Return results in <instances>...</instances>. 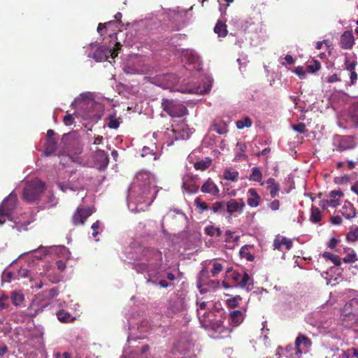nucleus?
I'll list each match as a JSON object with an SVG mask.
<instances>
[{"instance_id": "5701e85b", "label": "nucleus", "mask_w": 358, "mask_h": 358, "mask_svg": "<svg viewBox=\"0 0 358 358\" xmlns=\"http://www.w3.org/2000/svg\"><path fill=\"white\" fill-rule=\"evenodd\" d=\"M214 31L219 37H225L228 34L227 25L225 23L218 20L214 27Z\"/></svg>"}, {"instance_id": "412c9836", "label": "nucleus", "mask_w": 358, "mask_h": 358, "mask_svg": "<svg viewBox=\"0 0 358 358\" xmlns=\"http://www.w3.org/2000/svg\"><path fill=\"white\" fill-rule=\"evenodd\" d=\"M229 317L231 321V323L235 326L239 325L243 322L244 320V315L242 311L241 310H234L231 311L229 314Z\"/></svg>"}, {"instance_id": "de8ad7c7", "label": "nucleus", "mask_w": 358, "mask_h": 358, "mask_svg": "<svg viewBox=\"0 0 358 358\" xmlns=\"http://www.w3.org/2000/svg\"><path fill=\"white\" fill-rule=\"evenodd\" d=\"M242 275L243 273H239L236 271H234L232 272L231 276V279L234 280V282H236L238 286L240 285V282H241V277H242Z\"/></svg>"}, {"instance_id": "052dcab7", "label": "nucleus", "mask_w": 358, "mask_h": 358, "mask_svg": "<svg viewBox=\"0 0 358 358\" xmlns=\"http://www.w3.org/2000/svg\"><path fill=\"white\" fill-rule=\"evenodd\" d=\"M236 147L238 148V150L241 152H244L247 150V145L245 143L238 142L236 144Z\"/></svg>"}, {"instance_id": "79ce46f5", "label": "nucleus", "mask_w": 358, "mask_h": 358, "mask_svg": "<svg viewBox=\"0 0 358 358\" xmlns=\"http://www.w3.org/2000/svg\"><path fill=\"white\" fill-rule=\"evenodd\" d=\"M11 300L15 306H19L24 300V296L21 294L13 292L11 295Z\"/></svg>"}, {"instance_id": "c9c22d12", "label": "nucleus", "mask_w": 358, "mask_h": 358, "mask_svg": "<svg viewBox=\"0 0 358 358\" xmlns=\"http://www.w3.org/2000/svg\"><path fill=\"white\" fill-rule=\"evenodd\" d=\"M120 124V118L116 117L115 115H110L108 117V127L110 129H116L119 127Z\"/></svg>"}, {"instance_id": "7ed1b4c3", "label": "nucleus", "mask_w": 358, "mask_h": 358, "mask_svg": "<svg viewBox=\"0 0 358 358\" xmlns=\"http://www.w3.org/2000/svg\"><path fill=\"white\" fill-rule=\"evenodd\" d=\"M198 317L201 326L206 329L212 330L215 332L222 333L224 330L223 322L215 318L213 311L208 310L201 315L198 312Z\"/></svg>"}, {"instance_id": "4d7b16f0", "label": "nucleus", "mask_w": 358, "mask_h": 358, "mask_svg": "<svg viewBox=\"0 0 358 358\" xmlns=\"http://www.w3.org/2000/svg\"><path fill=\"white\" fill-rule=\"evenodd\" d=\"M349 72H350V85H354L358 79L357 73L355 71H349Z\"/></svg>"}, {"instance_id": "603ef678", "label": "nucleus", "mask_w": 358, "mask_h": 358, "mask_svg": "<svg viewBox=\"0 0 358 358\" xmlns=\"http://www.w3.org/2000/svg\"><path fill=\"white\" fill-rule=\"evenodd\" d=\"M292 129L300 134H303L306 130V125L303 123H299L296 125H292Z\"/></svg>"}, {"instance_id": "338daca9", "label": "nucleus", "mask_w": 358, "mask_h": 358, "mask_svg": "<svg viewBox=\"0 0 358 358\" xmlns=\"http://www.w3.org/2000/svg\"><path fill=\"white\" fill-rule=\"evenodd\" d=\"M278 186L274 185L273 187H271L270 189V194L272 198H274L277 195V192L278 191Z\"/></svg>"}, {"instance_id": "2f4dec72", "label": "nucleus", "mask_w": 358, "mask_h": 358, "mask_svg": "<svg viewBox=\"0 0 358 358\" xmlns=\"http://www.w3.org/2000/svg\"><path fill=\"white\" fill-rule=\"evenodd\" d=\"M194 204L198 209L199 213L200 214L203 213L204 211L208 209V204L205 201H201L200 198H196L194 200Z\"/></svg>"}, {"instance_id": "58836bf2", "label": "nucleus", "mask_w": 358, "mask_h": 358, "mask_svg": "<svg viewBox=\"0 0 358 358\" xmlns=\"http://www.w3.org/2000/svg\"><path fill=\"white\" fill-rule=\"evenodd\" d=\"M343 358H358V350L356 348H349L343 352Z\"/></svg>"}, {"instance_id": "dca6fc26", "label": "nucleus", "mask_w": 358, "mask_h": 358, "mask_svg": "<svg viewBox=\"0 0 358 358\" xmlns=\"http://www.w3.org/2000/svg\"><path fill=\"white\" fill-rule=\"evenodd\" d=\"M341 213L347 219H352L356 217V209L353 204L349 201H345L341 208Z\"/></svg>"}, {"instance_id": "8fccbe9b", "label": "nucleus", "mask_w": 358, "mask_h": 358, "mask_svg": "<svg viewBox=\"0 0 358 358\" xmlns=\"http://www.w3.org/2000/svg\"><path fill=\"white\" fill-rule=\"evenodd\" d=\"M148 155H151L152 156H153L154 160L157 159V155L155 153L152 152V151L150 150L149 148L145 147V146L143 147V148L142 149L141 156L143 157H145L148 156Z\"/></svg>"}, {"instance_id": "a19ab883", "label": "nucleus", "mask_w": 358, "mask_h": 358, "mask_svg": "<svg viewBox=\"0 0 358 358\" xmlns=\"http://www.w3.org/2000/svg\"><path fill=\"white\" fill-rule=\"evenodd\" d=\"M225 240L224 241L227 243L233 242L234 243H236L238 241L240 237L238 236H234V232H232L230 230H227L225 232Z\"/></svg>"}, {"instance_id": "f257e3e1", "label": "nucleus", "mask_w": 358, "mask_h": 358, "mask_svg": "<svg viewBox=\"0 0 358 358\" xmlns=\"http://www.w3.org/2000/svg\"><path fill=\"white\" fill-rule=\"evenodd\" d=\"M341 319L346 327H358V299L354 298L345 304L341 310Z\"/></svg>"}, {"instance_id": "69168bd1", "label": "nucleus", "mask_w": 358, "mask_h": 358, "mask_svg": "<svg viewBox=\"0 0 358 358\" xmlns=\"http://www.w3.org/2000/svg\"><path fill=\"white\" fill-rule=\"evenodd\" d=\"M57 185H58L59 188L64 192H66V190L69 189L73 190V189L71 187H70L68 185H66L63 182H58Z\"/></svg>"}, {"instance_id": "2eb2a0df", "label": "nucleus", "mask_w": 358, "mask_h": 358, "mask_svg": "<svg viewBox=\"0 0 358 358\" xmlns=\"http://www.w3.org/2000/svg\"><path fill=\"white\" fill-rule=\"evenodd\" d=\"M341 47L348 50L352 48L354 45V36L350 31H345L341 37Z\"/></svg>"}, {"instance_id": "f3484780", "label": "nucleus", "mask_w": 358, "mask_h": 358, "mask_svg": "<svg viewBox=\"0 0 358 358\" xmlns=\"http://www.w3.org/2000/svg\"><path fill=\"white\" fill-rule=\"evenodd\" d=\"M248 194L250 197L247 201L248 204L252 208L258 206L260 201V196L258 195L256 189L254 188L249 189Z\"/></svg>"}, {"instance_id": "ea45409f", "label": "nucleus", "mask_w": 358, "mask_h": 358, "mask_svg": "<svg viewBox=\"0 0 358 358\" xmlns=\"http://www.w3.org/2000/svg\"><path fill=\"white\" fill-rule=\"evenodd\" d=\"M323 257L326 259H330L336 266H340L341 264V259L338 255L325 252L323 253Z\"/></svg>"}, {"instance_id": "c756f323", "label": "nucleus", "mask_w": 358, "mask_h": 358, "mask_svg": "<svg viewBox=\"0 0 358 358\" xmlns=\"http://www.w3.org/2000/svg\"><path fill=\"white\" fill-rule=\"evenodd\" d=\"M310 220L313 223H318L321 220V211L317 207H312Z\"/></svg>"}, {"instance_id": "c03bdc74", "label": "nucleus", "mask_w": 358, "mask_h": 358, "mask_svg": "<svg viewBox=\"0 0 358 358\" xmlns=\"http://www.w3.org/2000/svg\"><path fill=\"white\" fill-rule=\"evenodd\" d=\"M94 58L97 62H101L103 59H106L108 57L104 54V51L102 48H99L94 53Z\"/></svg>"}, {"instance_id": "f8f14e48", "label": "nucleus", "mask_w": 358, "mask_h": 358, "mask_svg": "<svg viewBox=\"0 0 358 358\" xmlns=\"http://www.w3.org/2000/svg\"><path fill=\"white\" fill-rule=\"evenodd\" d=\"M355 138L352 136H343L340 138L336 150L342 152L356 147Z\"/></svg>"}, {"instance_id": "1a4fd4ad", "label": "nucleus", "mask_w": 358, "mask_h": 358, "mask_svg": "<svg viewBox=\"0 0 358 358\" xmlns=\"http://www.w3.org/2000/svg\"><path fill=\"white\" fill-rule=\"evenodd\" d=\"M94 166L99 170H105L109 163L108 155L102 150H97L93 154Z\"/></svg>"}, {"instance_id": "e2e57ef3", "label": "nucleus", "mask_w": 358, "mask_h": 358, "mask_svg": "<svg viewBox=\"0 0 358 358\" xmlns=\"http://www.w3.org/2000/svg\"><path fill=\"white\" fill-rule=\"evenodd\" d=\"M280 203L278 200H274L270 203V208L273 210H277L279 209Z\"/></svg>"}, {"instance_id": "7c9ffc66", "label": "nucleus", "mask_w": 358, "mask_h": 358, "mask_svg": "<svg viewBox=\"0 0 358 358\" xmlns=\"http://www.w3.org/2000/svg\"><path fill=\"white\" fill-rule=\"evenodd\" d=\"M242 300V297L239 295H236L234 297L228 299L226 301V303L228 308H234L239 306V302Z\"/></svg>"}, {"instance_id": "4be33fe9", "label": "nucleus", "mask_w": 358, "mask_h": 358, "mask_svg": "<svg viewBox=\"0 0 358 358\" xmlns=\"http://www.w3.org/2000/svg\"><path fill=\"white\" fill-rule=\"evenodd\" d=\"M275 249L282 250L285 247L286 250H289L291 248V241L286 238H282L281 240L275 238L273 243Z\"/></svg>"}, {"instance_id": "423d86ee", "label": "nucleus", "mask_w": 358, "mask_h": 358, "mask_svg": "<svg viewBox=\"0 0 358 358\" xmlns=\"http://www.w3.org/2000/svg\"><path fill=\"white\" fill-rule=\"evenodd\" d=\"M17 202V194L12 192L3 199L0 205V215L1 217L9 216L15 208Z\"/></svg>"}, {"instance_id": "39448f33", "label": "nucleus", "mask_w": 358, "mask_h": 358, "mask_svg": "<svg viewBox=\"0 0 358 358\" xmlns=\"http://www.w3.org/2000/svg\"><path fill=\"white\" fill-rule=\"evenodd\" d=\"M183 59L189 66H192V69L197 71L202 69V62L200 57L197 53L192 49H183L181 52Z\"/></svg>"}, {"instance_id": "4468645a", "label": "nucleus", "mask_w": 358, "mask_h": 358, "mask_svg": "<svg viewBox=\"0 0 358 358\" xmlns=\"http://www.w3.org/2000/svg\"><path fill=\"white\" fill-rule=\"evenodd\" d=\"M201 190L202 192L206 194H210L213 196H218L220 189L215 182L208 178L201 186Z\"/></svg>"}, {"instance_id": "a211bd4d", "label": "nucleus", "mask_w": 358, "mask_h": 358, "mask_svg": "<svg viewBox=\"0 0 358 358\" xmlns=\"http://www.w3.org/2000/svg\"><path fill=\"white\" fill-rule=\"evenodd\" d=\"M182 187L187 192L195 194L198 192L199 187L196 184L193 178H191L189 180L183 179Z\"/></svg>"}, {"instance_id": "bb28decb", "label": "nucleus", "mask_w": 358, "mask_h": 358, "mask_svg": "<svg viewBox=\"0 0 358 358\" xmlns=\"http://www.w3.org/2000/svg\"><path fill=\"white\" fill-rule=\"evenodd\" d=\"M211 164V159L207 158L205 160L197 162L194 164V167L196 170L203 171L206 170Z\"/></svg>"}, {"instance_id": "f704fd0d", "label": "nucleus", "mask_w": 358, "mask_h": 358, "mask_svg": "<svg viewBox=\"0 0 358 358\" xmlns=\"http://www.w3.org/2000/svg\"><path fill=\"white\" fill-rule=\"evenodd\" d=\"M225 208L226 203L224 201H221L213 203L211 209L214 213H217L224 211Z\"/></svg>"}, {"instance_id": "680f3d73", "label": "nucleus", "mask_w": 358, "mask_h": 358, "mask_svg": "<svg viewBox=\"0 0 358 358\" xmlns=\"http://www.w3.org/2000/svg\"><path fill=\"white\" fill-rule=\"evenodd\" d=\"M196 305L199 307L197 313L199 312L200 313L199 310H206L207 308V303L206 301H196Z\"/></svg>"}, {"instance_id": "864d4df0", "label": "nucleus", "mask_w": 358, "mask_h": 358, "mask_svg": "<svg viewBox=\"0 0 358 358\" xmlns=\"http://www.w3.org/2000/svg\"><path fill=\"white\" fill-rule=\"evenodd\" d=\"M340 80H341V79L338 77V74H336V73H334V74L327 78V82L329 83H333L335 82H338Z\"/></svg>"}, {"instance_id": "aec40b11", "label": "nucleus", "mask_w": 358, "mask_h": 358, "mask_svg": "<svg viewBox=\"0 0 358 358\" xmlns=\"http://www.w3.org/2000/svg\"><path fill=\"white\" fill-rule=\"evenodd\" d=\"M253 285V279L245 271L243 273L239 287L247 289L248 291L251 289L250 287Z\"/></svg>"}, {"instance_id": "6ab92c4d", "label": "nucleus", "mask_w": 358, "mask_h": 358, "mask_svg": "<svg viewBox=\"0 0 358 358\" xmlns=\"http://www.w3.org/2000/svg\"><path fill=\"white\" fill-rule=\"evenodd\" d=\"M252 246L250 245H245L242 246L239 250V255L241 258L245 259L248 262H253L255 259L254 255L250 252Z\"/></svg>"}, {"instance_id": "72a5a7b5", "label": "nucleus", "mask_w": 358, "mask_h": 358, "mask_svg": "<svg viewBox=\"0 0 358 358\" xmlns=\"http://www.w3.org/2000/svg\"><path fill=\"white\" fill-rule=\"evenodd\" d=\"M262 178V174L257 167H254L252 170V173L249 177L250 180L260 182Z\"/></svg>"}, {"instance_id": "0e129e2a", "label": "nucleus", "mask_w": 358, "mask_h": 358, "mask_svg": "<svg viewBox=\"0 0 358 358\" xmlns=\"http://www.w3.org/2000/svg\"><path fill=\"white\" fill-rule=\"evenodd\" d=\"M331 222L334 224H341L342 223V219L340 216H334L331 218Z\"/></svg>"}, {"instance_id": "3c124183", "label": "nucleus", "mask_w": 358, "mask_h": 358, "mask_svg": "<svg viewBox=\"0 0 358 358\" xmlns=\"http://www.w3.org/2000/svg\"><path fill=\"white\" fill-rule=\"evenodd\" d=\"M63 122L66 126H70L73 124L74 122V119L73 118L72 115L67 113L63 118Z\"/></svg>"}, {"instance_id": "a878e982", "label": "nucleus", "mask_w": 358, "mask_h": 358, "mask_svg": "<svg viewBox=\"0 0 358 358\" xmlns=\"http://www.w3.org/2000/svg\"><path fill=\"white\" fill-rule=\"evenodd\" d=\"M343 196V193L338 190V191H331L329 193V205L332 207H336L338 205H339L338 199V197H341Z\"/></svg>"}, {"instance_id": "b1692460", "label": "nucleus", "mask_w": 358, "mask_h": 358, "mask_svg": "<svg viewBox=\"0 0 358 358\" xmlns=\"http://www.w3.org/2000/svg\"><path fill=\"white\" fill-rule=\"evenodd\" d=\"M57 149L56 140H46L44 153L46 156L53 154Z\"/></svg>"}, {"instance_id": "4c0bfd02", "label": "nucleus", "mask_w": 358, "mask_h": 358, "mask_svg": "<svg viewBox=\"0 0 358 358\" xmlns=\"http://www.w3.org/2000/svg\"><path fill=\"white\" fill-rule=\"evenodd\" d=\"M345 69L348 71H355V67L357 65V62L355 59H350L348 57L345 59Z\"/></svg>"}, {"instance_id": "9b49d317", "label": "nucleus", "mask_w": 358, "mask_h": 358, "mask_svg": "<svg viewBox=\"0 0 358 358\" xmlns=\"http://www.w3.org/2000/svg\"><path fill=\"white\" fill-rule=\"evenodd\" d=\"M160 266V263L155 265L152 263H140L135 266V269L138 273L146 272L150 277H155V271L159 268Z\"/></svg>"}, {"instance_id": "6e6552de", "label": "nucleus", "mask_w": 358, "mask_h": 358, "mask_svg": "<svg viewBox=\"0 0 358 358\" xmlns=\"http://www.w3.org/2000/svg\"><path fill=\"white\" fill-rule=\"evenodd\" d=\"M92 213V211L90 208L78 207L72 216L73 225L77 226L84 224Z\"/></svg>"}, {"instance_id": "473e14b6", "label": "nucleus", "mask_w": 358, "mask_h": 358, "mask_svg": "<svg viewBox=\"0 0 358 358\" xmlns=\"http://www.w3.org/2000/svg\"><path fill=\"white\" fill-rule=\"evenodd\" d=\"M320 62L316 59H313L309 62L307 65V69L309 72L314 73L320 69Z\"/></svg>"}, {"instance_id": "774afa93", "label": "nucleus", "mask_w": 358, "mask_h": 358, "mask_svg": "<svg viewBox=\"0 0 358 358\" xmlns=\"http://www.w3.org/2000/svg\"><path fill=\"white\" fill-rule=\"evenodd\" d=\"M295 73L299 76L301 78H304L306 73L302 67H297L295 70Z\"/></svg>"}, {"instance_id": "393cba45", "label": "nucleus", "mask_w": 358, "mask_h": 358, "mask_svg": "<svg viewBox=\"0 0 358 358\" xmlns=\"http://www.w3.org/2000/svg\"><path fill=\"white\" fill-rule=\"evenodd\" d=\"M205 234L211 237H220L222 235V230L214 225H208L204 228Z\"/></svg>"}, {"instance_id": "a18cd8bd", "label": "nucleus", "mask_w": 358, "mask_h": 358, "mask_svg": "<svg viewBox=\"0 0 358 358\" xmlns=\"http://www.w3.org/2000/svg\"><path fill=\"white\" fill-rule=\"evenodd\" d=\"M358 238V227L348 233L346 238L348 241L355 242Z\"/></svg>"}, {"instance_id": "37998d69", "label": "nucleus", "mask_w": 358, "mask_h": 358, "mask_svg": "<svg viewBox=\"0 0 358 358\" xmlns=\"http://www.w3.org/2000/svg\"><path fill=\"white\" fill-rule=\"evenodd\" d=\"M58 320L62 322H66L69 321L71 318V314L66 312H64V310H59L57 313Z\"/></svg>"}, {"instance_id": "49530a36", "label": "nucleus", "mask_w": 358, "mask_h": 358, "mask_svg": "<svg viewBox=\"0 0 358 358\" xmlns=\"http://www.w3.org/2000/svg\"><path fill=\"white\" fill-rule=\"evenodd\" d=\"M223 266L222 264L218 262L213 263V268L211 270V273L213 277L216 276L222 271Z\"/></svg>"}, {"instance_id": "9d476101", "label": "nucleus", "mask_w": 358, "mask_h": 358, "mask_svg": "<svg viewBox=\"0 0 358 358\" xmlns=\"http://www.w3.org/2000/svg\"><path fill=\"white\" fill-rule=\"evenodd\" d=\"M311 345V341L305 335L300 334L295 340V354L299 357L303 352H306Z\"/></svg>"}, {"instance_id": "6e6d98bb", "label": "nucleus", "mask_w": 358, "mask_h": 358, "mask_svg": "<svg viewBox=\"0 0 358 358\" xmlns=\"http://www.w3.org/2000/svg\"><path fill=\"white\" fill-rule=\"evenodd\" d=\"M99 227L100 222L99 220L96 221L94 223L92 224L91 228L94 231V232L92 233L93 237L95 238L98 235V232L96 231V230L99 228Z\"/></svg>"}, {"instance_id": "09e8293b", "label": "nucleus", "mask_w": 358, "mask_h": 358, "mask_svg": "<svg viewBox=\"0 0 358 358\" xmlns=\"http://www.w3.org/2000/svg\"><path fill=\"white\" fill-rule=\"evenodd\" d=\"M357 256L355 252L348 254L344 258L343 262L345 263H353L357 261Z\"/></svg>"}, {"instance_id": "5fc2aeb1", "label": "nucleus", "mask_w": 358, "mask_h": 358, "mask_svg": "<svg viewBox=\"0 0 358 358\" xmlns=\"http://www.w3.org/2000/svg\"><path fill=\"white\" fill-rule=\"evenodd\" d=\"M8 297H3L0 299V310H3L8 307Z\"/></svg>"}, {"instance_id": "bf43d9fd", "label": "nucleus", "mask_w": 358, "mask_h": 358, "mask_svg": "<svg viewBox=\"0 0 358 358\" xmlns=\"http://www.w3.org/2000/svg\"><path fill=\"white\" fill-rule=\"evenodd\" d=\"M113 22H114V21H109V22H106V23H104V24L99 23V25H98V27H97V31H98L99 33H100L101 34H101V31H102L103 29H106V25H107V24H112V23H113Z\"/></svg>"}, {"instance_id": "0eeeda50", "label": "nucleus", "mask_w": 358, "mask_h": 358, "mask_svg": "<svg viewBox=\"0 0 358 358\" xmlns=\"http://www.w3.org/2000/svg\"><path fill=\"white\" fill-rule=\"evenodd\" d=\"M245 207L243 199H231L226 203L227 212L231 215L236 216V214H241Z\"/></svg>"}, {"instance_id": "f03ea898", "label": "nucleus", "mask_w": 358, "mask_h": 358, "mask_svg": "<svg viewBox=\"0 0 358 358\" xmlns=\"http://www.w3.org/2000/svg\"><path fill=\"white\" fill-rule=\"evenodd\" d=\"M45 189V183L39 179L27 181L22 192V198L27 202L38 199Z\"/></svg>"}, {"instance_id": "e433bc0d", "label": "nucleus", "mask_w": 358, "mask_h": 358, "mask_svg": "<svg viewBox=\"0 0 358 358\" xmlns=\"http://www.w3.org/2000/svg\"><path fill=\"white\" fill-rule=\"evenodd\" d=\"M238 173L237 171H231L229 169H226L224 172V178L227 180H231L235 182L238 180Z\"/></svg>"}, {"instance_id": "cd10ccee", "label": "nucleus", "mask_w": 358, "mask_h": 358, "mask_svg": "<svg viewBox=\"0 0 358 358\" xmlns=\"http://www.w3.org/2000/svg\"><path fill=\"white\" fill-rule=\"evenodd\" d=\"M350 115L352 122L356 127H358V103L353 104L350 110Z\"/></svg>"}, {"instance_id": "ddd939ff", "label": "nucleus", "mask_w": 358, "mask_h": 358, "mask_svg": "<svg viewBox=\"0 0 358 358\" xmlns=\"http://www.w3.org/2000/svg\"><path fill=\"white\" fill-rule=\"evenodd\" d=\"M158 189L155 185L148 183L143 189V196L145 198V203L147 206L151 205L156 198Z\"/></svg>"}, {"instance_id": "13d9d810", "label": "nucleus", "mask_w": 358, "mask_h": 358, "mask_svg": "<svg viewBox=\"0 0 358 358\" xmlns=\"http://www.w3.org/2000/svg\"><path fill=\"white\" fill-rule=\"evenodd\" d=\"M57 268L60 271H63L66 268V263L63 260H58L56 262Z\"/></svg>"}, {"instance_id": "c85d7f7f", "label": "nucleus", "mask_w": 358, "mask_h": 358, "mask_svg": "<svg viewBox=\"0 0 358 358\" xmlns=\"http://www.w3.org/2000/svg\"><path fill=\"white\" fill-rule=\"evenodd\" d=\"M236 127L238 129H243L245 127L249 128L252 124V121L250 117H245L243 119L239 120L236 123Z\"/></svg>"}, {"instance_id": "20e7f679", "label": "nucleus", "mask_w": 358, "mask_h": 358, "mask_svg": "<svg viewBox=\"0 0 358 358\" xmlns=\"http://www.w3.org/2000/svg\"><path fill=\"white\" fill-rule=\"evenodd\" d=\"M162 107L167 114L173 117H183L188 111L185 105L173 99H164Z\"/></svg>"}]
</instances>
